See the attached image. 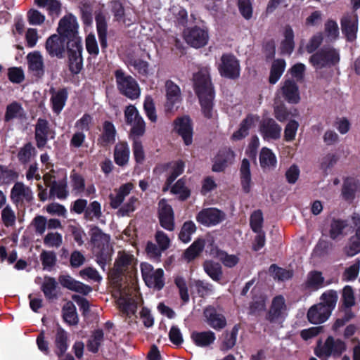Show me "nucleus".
Wrapping results in <instances>:
<instances>
[{"mask_svg":"<svg viewBox=\"0 0 360 360\" xmlns=\"http://www.w3.org/2000/svg\"><path fill=\"white\" fill-rule=\"evenodd\" d=\"M193 89L198 98L201 112L204 117H214V100L215 91L209 72L201 70L193 75Z\"/></svg>","mask_w":360,"mask_h":360,"instance_id":"1","label":"nucleus"},{"mask_svg":"<svg viewBox=\"0 0 360 360\" xmlns=\"http://www.w3.org/2000/svg\"><path fill=\"white\" fill-rule=\"evenodd\" d=\"M110 237L96 226L91 229V241L93 252L97 264L105 270V266L112 259V247L110 243Z\"/></svg>","mask_w":360,"mask_h":360,"instance_id":"2","label":"nucleus"},{"mask_svg":"<svg viewBox=\"0 0 360 360\" xmlns=\"http://www.w3.org/2000/svg\"><path fill=\"white\" fill-rule=\"evenodd\" d=\"M310 64L316 69L335 65L340 61V54L332 46H323L314 53L309 58Z\"/></svg>","mask_w":360,"mask_h":360,"instance_id":"3","label":"nucleus"},{"mask_svg":"<svg viewBox=\"0 0 360 360\" xmlns=\"http://www.w3.org/2000/svg\"><path fill=\"white\" fill-rule=\"evenodd\" d=\"M78 24L77 19L72 15L64 16L60 19L58 32L62 37L67 39V46H72L75 41L82 44V39L78 36Z\"/></svg>","mask_w":360,"mask_h":360,"instance_id":"4","label":"nucleus"},{"mask_svg":"<svg viewBox=\"0 0 360 360\" xmlns=\"http://www.w3.org/2000/svg\"><path fill=\"white\" fill-rule=\"evenodd\" d=\"M183 37L190 46L200 49L205 46L208 43L209 31L205 26H189L184 28Z\"/></svg>","mask_w":360,"mask_h":360,"instance_id":"5","label":"nucleus"},{"mask_svg":"<svg viewBox=\"0 0 360 360\" xmlns=\"http://www.w3.org/2000/svg\"><path fill=\"white\" fill-rule=\"evenodd\" d=\"M220 75L229 79H237L240 74L239 60L233 53H223L218 65Z\"/></svg>","mask_w":360,"mask_h":360,"instance_id":"6","label":"nucleus"},{"mask_svg":"<svg viewBox=\"0 0 360 360\" xmlns=\"http://www.w3.org/2000/svg\"><path fill=\"white\" fill-rule=\"evenodd\" d=\"M116 83L119 91L130 99H136L140 95V89L136 80L130 75H127L121 70L115 73Z\"/></svg>","mask_w":360,"mask_h":360,"instance_id":"7","label":"nucleus"},{"mask_svg":"<svg viewBox=\"0 0 360 360\" xmlns=\"http://www.w3.org/2000/svg\"><path fill=\"white\" fill-rule=\"evenodd\" d=\"M141 271L143 279L148 287L157 290H160L164 287V271L162 269H154L151 264L143 262L141 264Z\"/></svg>","mask_w":360,"mask_h":360,"instance_id":"8","label":"nucleus"},{"mask_svg":"<svg viewBox=\"0 0 360 360\" xmlns=\"http://www.w3.org/2000/svg\"><path fill=\"white\" fill-rule=\"evenodd\" d=\"M226 214L216 207H207L201 210L196 215V221L200 224L210 227L219 224L226 219Z\"/></svg>","mask_w":360,"mask_h":360,"instance_id":"9","label":"nucleus"},{"mask_svg":"<svg viewBox=\"0 0 360 360\" xmlns=\"http://www.w3.org/2000/svg\"><path fill=\"white\" fill-rule=\"evenodd\" d=\"M136 264L134 256L126 251H119L115 262L113 271L118 277L120 275L131 273Z\"/></svg>","mask_w":360,"mask_h":360,"instance_id":"10","label":"nucleus"},{"mask_svg":"<svg viewBox=\"0 0 360 360\" xmlns=\"http://www.w3.org/2000/svg\"><path fill=\"white\" fill-rule=\"evenodd\" d=\"M10 198L15 206H22L30 203L34 199V194L31 188L18 181L11 190Z\"/></svg>","mask_w":360,"mask_h":360,"instance_id":"11","label":"nucleus"},{"mask_svg":"<svg viewBox=\"0 0 360 360\" xmlns=\"http://www.w3.org/2000/svg\"><path fill=\"white\" fill-rule=\"evenodd\" d=\"M342 33L346 40L353 42L356 39L358 31V15L356 13L345 14L340 19Z\"/></svg>","mask_w":360,"mask_h":360,"instance_id":"12","label":"nucleus"},{"mask_svg":"<svg viewBox=\"0 0 360 360\" xmlns=\"http://www.w3.org/2000/svg\"><path fill=\"white\" fill-rule=\"evenodd\" d=\"M34 136L37 146L41 149L46 146L49 139H54L55 132L50 128L47 120L39 118L35 125Z\"/></svg>","mask_w":360,"mask_h":360,"instance_id":"13","label":"nucleus"},{"mask_svg":"<svg viewBox=\"0 0 360 360\" xmlns=\"http://www.w3.org/2000/svg\"><path fill=\"white\" fill-rule=\"evenodd\" d=\"M203 316L205 323L215 330L220 331L226 326L227 321L225 316L219 313L214 307H205L203 310Z\"/></svg>","mask_w":360,"mask_h":360,"instance_id":"14","label":"nucleus"},{"mask_svg":"<svg viewBox=\"0 0 360 360\" xmlns=\"http://www.w3.org/2000/svg\"><path fill=\"white\" fill-rule=\"evenodd\" d=\"M166 101L165 110L167 114H173L179 108V87L173 82L168 80L165 83Z\"/></svg>","mask_w":360,"mask_h":360,"instance_id":"15","label":"nucleus"},{"mask_svg":"<svg viewBox=\"0 0 360 360\" xmlns=\"http://www.w3.org/2000/svg\"><path fill=\"white\" fill-rule=\"evenodd\" d=\"M234 151L228 147L221 148L214 159L212 171L214 172H222L231 165L235 159Z\"/></svg>","mask_w":360,"mask_h":360,"instance_id":"16","label":"nucleus"},{"mask_svg":"<svg viewBox=\"0 0 360 360\" xmlns=\"http://www.w3.org/2000/svg\"><path fill=\"white\" fill-rule=\"evenodd\" d=\"M286 309L285 299L282 295H277L272 300L271 304L266 314V319L272 323H276L284 319L283 314Z\"/></svg>","mask_w":360,"mask_h":360,"instance_id":"17","label":"nucleus"},{"mask_svg":"<svg viewBox=\"0 0 360 360\" xmlns=\"http://www.w3.org/2000/svg\"><path fill=\"white\" fill-rule=\"evenodd\" d=\"M282 128L273 119H264L259 124V132L264 140H278L281 138Z\"/></svg>","mask_w":360,"mask_h":360,"instance_id":"18","label":"nucleus"},{"mask_svg":"<svg viewBox=\"0 0 360 360\" xmlns=\"http://www.w3.org/2000/svg\"><path fill=\"white\" fill-rule=\"evenodd\" d=\"M28 71L34 77L41 78L45 73V65L41 54L38 51H33L27 56Z\"/></svg>","mask_w":360,"mask_h":360,"instance_id":"19","label":"nucleus"},{"mask_svg":"<svg viewBox=\"0 0 360 360\" xmlns=\"http://www.w3.org/2000/svg\"><path fill=\"white\" fill-rule=\"evenodd\" d=\"M346 349L345 344L340 340H335L332 336H329L326 340L320 351H315L317 356L321 357L324 355L330 356L332 354H341Z\"/></svg>","mask_w":360,"mask_h":360,"instance_id":"20","label":"nucleus"},{"mask_svg":"<svg viewBox=\"0 0 360 360\" xmlns=\"http://www.w3.org/2000/svg\"><path fill=\"white\" fill-rule=\"evenodd\" d=\"M67 49L70 70L74 74H77L82 68V45L75 41L72 46H67Z\"/></svg>","mask_w":360,"mask_h":360,"instance_id":"21","label":"nucleus"},{"mask_svg":"<svg viewBox=\"0 0 360 360\" xmlns=\"http://www.w3.org/2000/svg\"><path fill=\"white\" fill-rule=\"evenodd\" d=\"M65 41L60 35L53 34L46 41V49L51 57L62 58L65 53Z\"/></svg>","mask_w":360,"mask_h":360,"instance_id":"22","label":"nucleus"},{"mask_svg":"<svg viewBox=\"0 0 360 360\" xmlns=\"http://www.w3.org/2000/svg\"><path fill=\"white\" fill-rule=\"evenodd\" d=\"M159 219L161 226L172 231L174 229V213L172 207L167 204L165 199L158 203Z\"/></svg>","mask_w":360,"mask_h":360,"instance_id":"23","label":"nucleus"},{"mask_svg":"<svg viewBox=\"0 0 360 360\" xmlns=\"http://www.w3.org/2000/svg\"><path fill=\"white\" fill-rule=\"evenodd\" d=\"M281 92L284 99L289 103L297 104L300 101L299 87L293 79H288L283 82Z\"/></svg>","mask_w":360,"mask_h":360,"instance_id":"24","label":"nucleus"},{"mask_svg":"<svg viewBox=\"0 0 360 360\" xmlns=\"http://www.w3.org/2000/svg\"><path fill=\"white\" fill-rule=\"evenodd\" d=\"M330 316L322 303L314 304L307 312V319L312 324H320L325 322Z\"/></svg>","mask_w":360,"mask_h":360,"instance_id":"25","label":"nucleus"},{"mask_svg":"<svg viewBox=\"0 0 360 360\" xmlns=\"http://www.w3.org/2000/svg\"><path fill=\"white\" fill-rule=\"evenodd\" d=\"M359 187V181L354 177L347 176L344 179L341 195L345 201L352 202L356 197Z\"/></svg>","mask_w":360,"mask_h":360,"instance_id":"26","label":"nucleus"},{"mask_svg":"<svg viewBox=\"0 0 360 360\" xmlns=\"http://www.w3.org/2000/svg\"><path fill=\"white\" fill-rule=\"evenodd\" d=\"M58 280L63 287L83 295L89 294L92 290L90 286L75 280L69 275L60 276Z\"/></svg>","mask_w":360,"mask_h":360,"instance_id":"27","label":"nucleus"},{"mask_svg":"<svg viewBox=\"0 0 360 360\" xmlns=\"http://www.w3.org/2000/svg\"><path fill=\"white\" fill-rule=\"evenodd\" d=\"M180 174V163L176 162L169 174L165 181L164 186L162 187V191L167 192L170 190V192L172 194H179L180 193V179L174 181Z\"/></svg>","mask_w":360,"mask_h":360,"instance_id":"28","label":"nucleus"},{"mask_svg":"<svg viewBox=\"0 0 360 360\" xmlns=\"http://www.w3.org/2000/svg\"><path fill=\"white\" fill-rule=\"evenodd\" d=\"M117 304L122 313L127 316L134 314L137 303L136 300L126 292H120V297L117 300Z\"/></svg>","mask_w":360,"mask_h":360,"instance_id":"29","label":"nucleus"},{"mask_svg":"<svg viewBox=\"0 0 360 360\" xmlns=\"http://www.w3.org/2000/svg\"><path fill=\"white\" fill-rule=\"evenodd\" d=\"M240 329V324L237 323L233 326L231 330H226L224 331L221 334V350L229 351L233 348L236 344L237 336Z\"/></svg>","mask_w":360,"mask_h":360,"instance_id":"30","label":"nucleus"},{"mask_svg":"<svg viewBox=\"0 0 360 360\" xmlns=\"http://www.w3.org/2000/svg\"><path fill=\"white\" fill-rule=\"evenodd\" d=\"M240 179L242 189L244 193H249L251 191L250 164L248 159L244 158L240 167Z\"/></svg>","mask_w":360,"mask_h":360,"instance_id":"31","label":"nucleus"},{"mask_svg":"<svg viewBox=\"0 0 360 360\" xmlns=\"http://www.w3.org/2000/svg\"><path fill=\"white\" fill-rule=\"evenodd\" d=\"M130 155V150L126 142L117 143L114 149V160L115 163L121 167L127 165Z\"/></svg>","mask_w":360,"mask_h":360,"instance_id":"32","label":"nucleus"},{"mask_svg":"<svg viewBox=\"0 0 360 360\" xmlns=\"http://www.w3.org/2000/svg\"><path fill=\"white\" fill-rule=\"evenodd\" d=\"M50 93L51 94V102L52 109L55 113L59 114L66 103L68 92L65 89L56 91L53 88H51Z\"/></svg>","mask_w":360,"mask_h":360,"instance_id":"33","label":"nucleus"},{"mask_svg":"<svg viewBox=\"0 0 360 360\" xmlns=\"http://www.w3.org/2000/svg\"><path fill=\"white\" fill-rule=\"evenodd\" d=\"M259 164L263 170L274 169L277 164V159L273 151L266 147H263L259 153Z\"/></svg>","mask_w":360,"mask_h":360,"instance_id":"34","label":"nucleus"},{"mask_svg":"<svg viewBox=\"0 0 360 360\" xmlns=\"http://www.w3.org/2000/svg\"><path fill=\"white\" fill-rule=\"evenodd\" d=\"M191 338L194 343L201 347H208L216 340L215 333L211 330L194 331L191 334Z\"/></svg>","mask_w":360,"mask_h":360,"instance_id":"35","label":"nucleus"},{"mask_svg":"<svg viewBox=\"0 0 360 360\" xmlns=\"http://www.w3.org/2000/svg\"><path fill=\"white\" fill-rule=\"evenodd\" d=\"M343 252L348 257L360 252V227L356 228L354 234L349 238L348 243L343 248Z\"/></svg>","mask_w":360,"mask_h":360,"instance_id":"36","label":"nucleus"},{"mask_svg":"<svg viewBox=\"0 0 360 360\" xmlns=\"http://www.w3.org/2000/svg\"><path fill=\"white\" fill-rule=\"evenodd\" d=\"M193 123L188 115L181 116V139L186 146L193 143Z\"/></svg>","mask_w":360,"mask_h":360,"instance_id":"37","label":"nucleus"},{"mask_svg":"<svg viewBox=\"0 0 360 360\" xmlns=\"http://www.w3.org/2000/svg\"><path fill=\"white\" fill-rule=\"evenodd\" d=\"M202 266L205 272L216 282H219L223 276L221 265L213 260H205Z\"/></svg>","mask_w":360,"mask_h":360,"instance_id":"38","label":"nucleus"},{"mask_svg":"<svg viewBox=\"0 0 360 360\" xmlns=\"http://www.w3.org/2000/svg\"><path fill=\"white\" fill-rule=\"evenodd\" d=\"M286 67L285 60L283 58L274 59L271 68L269 77V82L275 84L281 78Z\"/></svg>","mask_w":360,"mask_h":360,"instance_id":"39","label":"nucleus"},{"mask_svg":"<svg viewBox=\"0 0 360 360\" xmlns=\"http://www.w3.org/2000/svg\"><path fill=\"white\" fill-rule=\"evenodd\" d=\"M54 343L56 347V354L61 356L68 348V337L67 332L60 327L56 331Z\"/></svg>","mask_w":360,"mask_h":360,"instance_id":"40","label":"nucleus"},{"mask_svg":"<svg viewBox=\"0 0 360 360\" xmlns=\"http://www.w3.org/2000/svg\"><path fill=\"white\" fill-rule=\"evenodd\" d=\"M266 297L264 295H253L252 301L249 304L248 314L259 316L266 310Z\"/></svg>","mask_w":360,"mask_h":360,"instance_id":"41","label":"nucleus"},{"mask_svg":"<svg viewBox=\"0 0 360 360\" xmlns=\"http://www.w3.org/2000/svg\"><path fill=\"white\" fill-rule=\"evenodd\" d=\"M26 118V112L22 105L13 102L6 107L4 119L6 122H9L14 119L24 120Z\"/></svg>","mask_w":360,"mask_h":360,"instance_id":"42","label":"nucleus"},{"mask_svg":"<svg viewBox=\"0 0 360 360\" xmlns=\"http://www.w3.org/2000/svg\"><path fill=\"white\" fill-rule=\"evenodd\" d=\"M294 48V32L290 25H287L284 31V39L281 43V53L290 55Z\"/></svg>","mask_w":360,"mask_h":360,"instance_id":"43","label":"nucleus"},{"mask_svg":"<svg viewBox=\"0 0 360 360\" xmlns=\"http://www.w3.org/2000/svg\"><path fill=\"white\" fill-rule=\"evenodd\" d=\"M348 226L347 220L333 218L331 220L329 229V236L332 240H336L343 235L344 230Z\"/></svg>","mask_w":360,"mask_h":360,"instance_id":"44","label":"nucleus"},{"mask_svg":"<svg viewBox=\"0 0 360 360\" xmlns=\"http://www.w3.org/2000/svg\"><path fill=\"white\" fill-rule=\"evenodd\" d=\"M205 240L203 238L195 240L185 251L184 256L188 262L196 258L203 250Z\"/></svg>","mask_w":360,"mask_h":360,"instance_id":"45","label":"nucleus"},{"mask_svg":"<svg viewBox=\"0 0 360 360\" xmlns=\"http://www.w3.org/2000/svg\"><path fill=\"white\" fill-rule=\"evenodd\" d=\"M324 278L322 273L318 271H311L308 274L304 286L306 289L318 290L323 286Z\"/></svg>","mask_w":360,"mask_h":360,"instance_id":"46","label":"nucleus"},{"mask_svg":"<svg viewBox=\"0 0 360 360\" xmlns=\"http://www.w3.org/2000/svg\"><path fill=\"white\" fill-rule=\"evenodd\" d=\"M96 22L101 46L102 48H106L107 23L105 16L101 13L97 14L96 15Z\"/></svg>","mask_w":360,"mask_h":360,"instance_id":"47","label":"nucleus"},{"mask_svg":"<svg viewBox=\"0 0 360 360\" xmlns=\"http://www.w3.org/2000/svg\"><path fill=\"white\" fill-rule=\"evenodd\" d=\"M115 129L114 125L105 121L103 124V133L102 136L98 139V142L101 146H106L115 141Z\"/></svg>","mask_w":360,"mask_h":360,"instance_id":"48","label":"nucleus"},{"mask_svg":"<svg viewBox=\"0 0 360 360\" xmlns=\"http://www.w3.org/2000/svg\"><path fill=\"white\" fill-rule=\"evenodd\" d=\"M58 283L54 278L45 277L41 285V290L44 296L47 299H54L57 297V288Z\"/></svg>","mask_w":360,"mask_h":360,"instance_id":"49","label":"nucleus"},{"mask_svg":"<svg viewBox=\"0 0 360 360\" xmlns=\"http://www.w3.org/2000/svg\"><path fill=\"white\" fill-rule=\"evenodd\" d=\"M63 316L66 323L70 325H76L78 323V316L76 307L72 302H68L63 307Z\"/></svg>","mask_w":360,"mask_h":360,"instance_id":"50","label":"nucleus"},{"mask_svg":"<svg viewBox=\"0 0 360 360\" xmlns=\"http://www.w3.org/2000/svg\"><path fill=\"white\" fill-rule=\"evenodd\" d=\"M338 297L337 292L333 290H328L321 296V303L326 307V309L330 312V314L335 307Z\"/></svg>","mask_w":360,"mask_h":360,"instance_id":"51","label":"nucleus"},{"mask_svg":"<svg viewBox=\"0 0 360 360\" xmlns=\"http://www.w3.org/2000/svg\"><path fill=\"white\" fill-rule=\"evenodd\" d=\"M216 257L219 260L228 268H233L239 262V258L235 255H229L222 250H217Z\"/></svg>","mask_w":360,"mask_h":360,"instance_id":"52","label":"nucleus"},{"mask_svg":"<svg viewBox=\"0 0 360 360\" xmlns=\"http://www.w3.org/2000/svg\"><path fill=\"white\" fill-rule=\"evenodd\" d=\"M131 128L129 133L130 139H138L143 136L146 131V123L143 117L138 118L130 124Z\"/></svg>","mask_w":360,"mask_h":360,"instance_id":"53","label":"nucleus"},{"mask_svg":"<svg viewBox=\"0 0 360 360\" xmlns=\"http://www.w3.org/2000/svg\"><path fill=\"white\" fill-rule=\"evenodd\" d=\"M68 191L67 185L63 182L53 181L50 188V198L56 196L58 199H65L68 197Z\"/></svg>","mask_w":360,"mask_h":360,"instance_id":"54","label":"nucleus"},{"mask_svg":"<svg viewBox=\"0 0 360 360\" xmlns=\"http://www.w3.org/2000/svg\"><path fill=\"white\" fill-rule=\"evenodd\" d=\"M103 341V332L102 330H96L88 341L87 349L89 351L96 353L98 351Z\"/></svg>","mask_w":360,"mask_h":360,"instance_id":"55","label":"nucleus"},{"mask_svg":"<svg viewBox=\"0 0 360 360\" xmlns=\"http://www.w3.org/2000/svg\"><path fill=\"white\" fill-rule=\"evenodd\" d=\"M102 216L101 206L98 201H93L86 208L84 218L92 221L98 219Z\"/></svg>","mask_w":360,"mask_h":360,"instance_id":"56","label":"nucleus"},{"mask_svg":"<svg viewBox=\"0 0 360 360\" xmlns=\"http://www.w3.org/2000/svg\"><path fill=\"white\" fill-rule=\"evenodd\" d=\"M264 223L263 213L261 210H255L250 217V226L253 232H259L262 230Z\"/></svg>","mask_w":360,"mask_h":360,"instance_id":"57","label":"nucleus"},{"mask_svg":"<svg viewBox=\"0 0 360 360\" xmlns=\"http://www.w3.org/2000/svg\"><path fill=\"white\" fill-rule=\"evenodd\" d=\"M19 174L13 169L0 165V183L9 184L18 179Z\"/></svg>","mask_w":360,"mask_h":360,"instance_id":"58","label":"nucleus"},{"mask_svg":"<svg viewBox=\"0 0 360 360\" xmlns=\"http://www.w3.org/2000/svg\"><path fill=\"white\" fill-rule=\"evenodd\" d=\"M35 3L39 7L47 6L49 13L59 15L61 11V4L58 0H35Z\"/></svg>","mask_w":360,"mask_h":360,"instance_id":"59","label":"nucleus"},{"mask_svg":"<svg viewBox=\"0 0 360 360\" xmlns=\"http://www.w3.org/2000/svg\"><path fill=\"white\" fill-rule=\"evenodd\" d=\"M326 37L331 41L336 40L339 37V27L336 21L329 19L324 25Z\"/></svg>","mask_w":360,"mask_h":360,"instance_id":"60","label":"nucleus"},{"mask_svg":"<svg viewBox=\"0 0 360 360\" xmlns=\"http://www.w3.org/2000/svg\"><path fill=\"white\" fill-rule=\"evenodd\" d=\"M63 243L62 235L58 232L48 233L44 238V244L49 248H58Z\"/></svg>","mask_w":360,"mask_h":360,"instance_id":"61","label":"nucleus"},{"mask_svg":"<svg viewBox=\"0 0 360 360\" xmlns=\"http://www.w3.org/2000/svg\"><path fill=\"white\" fill-rule=\"evenodd\" d=\"M269 271L274 275L275 278L281 281L289 280L292 277V272L291 271L279 267L275 264L270 266Z\"/></svg>","mask_w":360,"mask_h":360,"instance_id":"62","label":"nucleus"},{"mask_svg":"<svg viewBox=\"0 0 360 360\" xmlns=\"http://www.w3.org/2000/svg\"><path fill=\"white\" fill-rule=\"evenodd\" d=\"M34 153L35 148L31 143H27L19 150L18 158L21 163L25 164L30 160Z\"/></svg>","mask_w":360,"mask_h":360,"instance_id":"63","label":"nucleus"},{"mask_svg":"<svg viewBox=\"0 0 360 360\" xmlns=\"http://www.w3.org/2000/svg\"><path fill=\"white\" fill-rule=\"evenodd\" d=\"M196 231V226L192 221H187L181 226V242L188 243L191 240V235Z\"/></svg>","mask_w":360,"mask_h":360,"instance_id":"64","label":"nucleus"}]
</instances>
